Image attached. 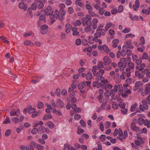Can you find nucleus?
I'll list each match as a JSON object with an SVG mask.
<instances>
[{
    "label": "nucleus",
    "mask_w": 150,
    "mask_h": 150,
    "mask_svg": "<svg viewBox=\"0 0 150 150\" xmlns=\"http://www.w3.org/2000/svg\"><path fill=\"white\" fill-rule=\"evenodd\" d=\"M101 82L98 83V81L96 82L97 84V87H100L102 86V88L105 90L107 92L109 91L112 88V86L110 84H107L108 83V81L107 80H105L104 78H102L100 79Z\"/></svg>",
    "instance_id": "f257e3e1"
},
{
    "label": "nucleus",
    "mask_w": 150,
    "mask_h": 150,
    "mask_svg": "<svg viewBox=\"0 0 150 150\" xmlns=\"http://www.w3.org/2000/svg\"><path fill=\"white\" fill-rule=\"evenodd\" d=\"M42 12V11L38 12L35 15L36 16L38 17L40 19H45V15H46L47 16H49V18H50V15L52 14V13H50L49 11H48L47 10L45 12V14H41Z\"/></svg>",
    "instance_id": "f03ea898"
},
{
    "label": "nucleus",
    "mask_w": 150,
    "mask_h": 150,
    "mask_svg": "<svg viewBox=\"0 0 150 150\" xmlns=\"http://www.w3.org/2000/svg\"><path fill=\"white\" fill-rule=\"evenodd\" d=\"M103 62L104 65L108 66L111 63L112 60L108 56H106L104 57Z\"/></svg>",
    "instance_id": "7ed1b4c3"
},
{
    "label": "nucleus",
    "mask_w": 150,
    "mask_h": 150,
    "mask_svg": "<svg viewBox=\"0 0 150 150\" xmlns=\"http://www.w3.org/2000/svg\"><path fill=\"white\" fill-rule=\"evenodd\" d=\"M98 48L101 50H103L107 54L108 53L109 49L106 45H99L98 46Z\"/></svg>",
    "instance_id": "20e7f679"
},
{
    "label": "nucleus",
    "mask_w": 150,
    "mask_h": 150,
    "mask_svg": "<svg viewBox=\"0 0 150 150\" xmlns=\"http://www.w3.org/2000/svg\"><path fill=\"white\" fill-rule=\"evenodd\" d=\"M100 31H98L97 30H96V32L94 34V37L96 39L100 38L101 35H105V32L104 29L101 30L102 33H100Z\"/></svg>",
    "instance_id": "39448f33"
},
{
    "label": "nucleus",
    "mask_w": 150,
    "mask_h": 150,
    "mask_svg": "<svg viewBox=\"0 0 150 150\" xmlns=\"http://www.w3.org/2000/svg\"><path fill=\"white\" fill-rule=\"evenodd\" d=\"M54 14H52L50 15V19H62L59 16V12L58 10H55L54 12Z\"/></svg>",
    "instance_id": "423d86ee"
},
{
    "label": "nucleus",
    "mask_w": 150,
    "mask_h": 150,
    "mask_svg": "<svg viewBox=\"0 0 150 150\" xmlns=\"http://www.w3.org/2000/svg\"><path fill=\"white\" fill-rule=\"evenodd\" d=\"M48 27L47 25H42L40 27V32L42 34H45L47 33L48 31Z\"/></svg>",
    "instance_id": "0eeeda50"
},
{
    "label": "nucleus",
    "mask_w": 150,
    "mask_h": 150,
    "mask_svg": "<svg viewBox=\"0 0 150 150\" xmlns=\"http://www.w3.org/2000/svg\"><path fill=\"white\" fill-rule=\"evenodd\" d=\"M130 127L132 130L137 131L138 132L141 131L139 127L137 126L135 123L134 122H132L131 123Z\"/></svg>",
    "instance_id": "6e6552de"
},
{
    "label": "nucleus",
    "mask_w": 150,
    "mask_h": 150,
    "mask_svg": "<svg viewBox=\"0 0 150 150\" xmlns=\"http://www.w3.org/2000/svg\"><path fill=\"white\" fill-rule=\"evenodd\" d=\"M84 82H82L79 83L78 85V88L80 90V92L82 93H84L85 92V90L84 89L85 88Z\"/></svg>",
    "instance_id": "1a4fd4ad"
},
{
    "label": "nucleus",
    "mask_w": 150,
    "mask_h": 150,
    "mask_svg": "<svg viewBox=\"0 0 150 150\" xmlns=\"http://www.w3.org/2000/svg\"><path fill=\"white\" fill-rule=\"evenodd\" d=\"M92 19H83L82 23L84 26H91L92 24Z\"/></svg>",
    "instance_id": "9d476101"
},
{
    "label": "nucleus",
    "mask_w": 150,
    "mask_h": 150,
    "mask_svg": "<svg viewBox=\"0 0 150 150\" xmlns=\"http://www.w3.org/2000/svg\"><path fill=\"white\" fill-rule=\"evenodd\" d=\"M126 88V87L124 86L122 87V90H123L124 89ZM119 93L120 95H121L123 98H126L128 96L127 93L124 92L123 90L122 91V90L120 88L119 90Z\"/></svg>",
    "instance_id": "9b49d317"
},
{
    "label": "nucleus",
    "mask_w": 150,
    "mask_h": 150,
    "mask_svg": "<svg viewBox=\"0 0 150 150\" xmlns=\"http://www.w3.org/2000/svg\"><path fill=\"white\" fill-rule=\"evenodd\" d=\"M104 70L102 69H100L99 70V71L96 73V75L98 76L99 77L101 78L103 76V74L104 73Z\"/></svg>",
    "instance_id": "f8f14e48"
},
{
    "label": "nucleus",
    "mask_w": 150,
    "mask_h": 150,
    "mask_svg": "<svg viewBox=\"0 0 150 150\" xmlns=\"http://www.w3.org/2000/svg\"><path fill=\"white\" fill-rule=\"evenodd\" d=\"M18 6L20 8L23 9L24 11L27 10L28 8V6L26 5H25L24 3L22 2L19 3Z\"/></svg>",
    "instance_id": "ddd939ff"
},
{
    "label": "nucleus",
    "mask_w": 150,
    "mask_h": 150,
    "mask_svg": "<svg viewBox=\"0 0 150 150\" xmlns=\"http://www.w3.org/2000/svg\"><path fill=\"white\" fill-rule=\"evenodd\" d=\"M72 31H73L72 35L74 36H79V33L77 31L78 29L76 27H74L72 28Z\"/></svg>",
    "instance_id": "4468645a"
},
{
    "label": "nucleus",
    "mask_w": 150,
    "mask_h": 150,
    "mask_svg": "<svg viewBox=\"0 0 150 150\" xmlns=\"http://www.w3.org/2000/svg\"><path fill=\"white\" fill-rule=\"evenodd\" d=\"M38 132L40 134H43L45 133L46 129L44 126H40L38 129Z\"/></svg>",
    "instance_id": "2eb2a0df"
},
{
    "label": "nucleus",
    "mask_w": 150,
    "mask_h": 150,
    "mask_svg": "<svg viewBox=\"0 0 150 150\" xmlns=\"http://www.w3.org/2000/svg\"><path fill=\"white\" fill-rule=\"evenodd\" d=\"M144 91L146 94H148L150 93V83L146 84Z\"/></svg>",
    "instance_id": "dca6fc26"
},
{
    "label": "nucleus",
    "mask_w": 150,
    "mask_h": 150,
    "mask_svg": "<svg viewBox=\"0 0 150 150\" xmlns=\"http://www.w3.org/2000/svg\"><path fill=\"white\" fill-rule=\"evenodd\" d=\"M52 117V116L50 113H47L45 114L43 118V120H45L49 119H50Z\"/></svg>",
    "instance_id": "f3484780"
},
{
    "label": "nucleus",
    "mask_w": 150,
    "mask_h": 150,
    "mask_svg": "<svg viewBox=\"0 0 150 150\" xmlns=\"http://www.w3.org/2000/svg\"><path fill=\"white\" fill-rule=\"evenodd\" d=\"M92 21L93 23V28L94 29H96L97 27V24L98 23L97 19H93Z\"/></svg>",
    "instance_id": "a211bd4d"
},
{
    "label": "nucleus",
    "mask_w": 150,
    "mask_h": 150,
    "mask_svg": "<svg viewBox=\"0 0 150 150\" xmlns=\"http://www.w3.org/2000/svg\"><path fill=\"white\" fill-rule=\"evenodd\" d=\"M57 107L62 108L64 106V103L60 99L58 100L57 102Z\"/></svg>",
    "instance_id": "6ab92c4d"
},
{
    "label": "nucleus",
    "mask_w": 150,
    "mask_h": 150,
    "mask_svg": "<svg viewBox=\"0 0 150 150\" xmlns=\"http://www.w3.org/2000/svg\"><path fill=\"white\" fill-rule=\"evenodd\" d=\"M96 38L93 36L91 35L88 38V40L89 43L91 44H93L94 41H95Z\"/></svg>",
    "instance_id": "aec40b11"
},
{
    "label": "nucleus",
    "mask_w": 150,
    "mask_h": 150,
    "mask_svg": "<svg viewBox=\"0 0 150 150\" xmlns=\"http://www.w3.org/2000/svg\"><path fill=\"white\" fill-rule=\"evenodd\" d=\"M119 42V40L117 39L113 40L112 41V46L115 48L117 47Z\"/></svg>",
    "instance_id": "412c9836"
},
{
    "label": "nucleus",
    "mask_w": 150,
    "mask_h": 150,
    "mask_svg": "<svg viewBox=\"0 0 150 150\" xmlns=\"http://www.w3.org/2000/svg\"><path fill=\"white\" fill-rule=\"evenodd\" d=\"M135 75L139 79L142 78L143 76V74L140 73L139 71H136L135 72Z\"/></svg>",
    "instance_id": "4be33fe9"
},
{
    "label": "nucleus",
    "mask_w": 150,
    "mask_h": 150,
    "mask_svg": "<svg viewBox=\"0 0 150 150\" xmlns=\"http://www.w3.org/2000/svg\"><path fill=\"white\" fill-rule=\"evenodd\" d=\"M126 47L123 46L122 50L121 51H120L121 53V55L123 57L125 56L126 55V50L127 49H126Z\"/></svg>",
    "instance_id": "5701e85b"
},
{
    "label": "nucleus",
    "mask_w": 150,
    "mask_h": 150,
    "mask_svg": "<svg viewBox=\"0 0 150 150\" xmlns=\"http://www.w3.org/2000/svg\"><path fill=\"white\" fill-rule=\"evenodd\" d=\"M93 77L92 74L90 72L87 73L86 75V78L88 81H90Z\"/></svg>",
    "instance_id": "b1692460"
},
{
    "label": "nucleus",
    "mask_w": 150,
    "mask_h": 150,
    "mask_svg": "<svg viewBox=\"0 0 150 150\" xmlns=\"http://www.w3.org/2000/svg\"><path fill=\"white\" fill-rule=\"evenodd\" d=\"M66 30L65 32L67 33H68L70 32V30L71 29V26L69 24H66L65 25Z\"/></svg>",
    "instance_id": "393cba45"
},
{
    "label": "nucleus",
    "mask_w": 150,
    "mask_h": 150,
    "mask_svg": "<svg viewBox=\"0 0 150 150\" xmlns=\"http://www.w3.org/2000/svg\"><path fill=\"white\" fill-rule=\"evenodd\" d=\"M81 1V0H76L75 2V4L81 7H84V4Z\"/></svg>",
    "instance_id": "a878e982"
},
{
    "label": "nucleus",
    "mask_w": 150,
    "mask_h": 150,
    "mask_svg": "<svg viewBox=\"0 0 150 150\" xmlns=\"http://www.w3.org/2000/svg\"><path fill=\"white\" fill-rule=\"evenodd\" d=\"M46 124L47 126L50 129H52L54 127V125L52 122L49 121Z\"/></svg>",
    "instance_id": "bb28decb"
},
{
    "label": "nucleus",
    "mask_w": 150,
    "mask_h": 150,
    "mask_svg": "<svg viewBox=\"0 0 150 150\" xmlns=\"http://www.w3.org/2000/svg\"><path fill=\"white\" fill-rule=\"evenodd\" d=\"M149 57L148 54L146 52H144L143 54V56L141 58V59H145L148 60L149 59Z\"/></svg>",
    "instance_id": "cd10ccee"
},
{
    "label": "nucleus",
    "mask_w": 150,
    "mask_h": 150,
    "mask_svg": "<svg viewBox=\"0 0 150 150\" xmlns=\"http://www.w3.org/2000/svg\"><path fill=\"white\" fill-rule=\"evenodd\" d=\"M99 102L100 103H103V95H99L97 97Z\"/></svg>",
    "instance_id": "c85d7f7f"
},
{
    "label": "nucleus",
    "mask_w": 150,
    "mask_h": 150,
    "mask_svg": "<svg viewBox=\"0 0 150 150\" xmlns=\"http://www.w3.org/2000/svg\"><path fill=\"white\" fill-rule=\"evenodd\" d=\"M17 112L15 111L14 109H12L10 112V114L11 116H14L16 115L17 116H18V115L16 114Z\"/></svg>",
    "instance_id": "c756f323"
},
{
    "label": "nucleus",
    "mask_w": 150,
    "mask_h": 150,
    "mask_svg": "<svg viewBox=\"0 0 150 150\" xmlns=\"http://www.w3.org/2000/svg\"><path fill=\"white\" fill-rule=\"evenodd\" d=\"M38 3L35 1L34 3L32 4L31 8L33 10H35L36 9L38 5Z\"/></svg>",
    "instance_id": "7c9ffc66"
},
{
    "label": "nucleus",
    "mask_w": 150,
    "mask_h": 150,
    "mask_svg": "<svg viewBox=\"0 0 150 150\" xmlns=\"http://www.w3.org/2000/svg\"><path fill=\"white\" fill-rule=\"evenodd\" d=\"M137 103H135L134 104L132 105L131 107L130 110L132 112H134L137 106Z\"/></svg>",
    "instance_id": "2f4dec72"
},
{
    "label": "nucleus",
    "mask_w": 150,
    "mask_h": 150,
    "mask_svg": "<svg viewBox=\"0 0 150 150\" xmlns=\"http://www.w3.org/2000/svg\"><path fill=\"white\" fill-rule=\"evenodd\" d=\"M142 102L143 106H144L145 108V110H147L149 107L148 105L147 104V102H146L145 100H142Z\"/></svg>",
    "instance_id": "473e14b6"
},
{
    "label": "nucleus",
    "mask_w": 150,
    "mask_h": 150,
    "mask_svg": "<svg viewBox=\"0 0 150 150\" xmlns=\"http://www.w3.org/2000/svg\"><path fill=\"white\" fill-rule=\"evenodd\" d=\"M35 148L38 150H42L44 149L43 146L38 144H36Z\"/></svg>",
    "instance_id": "72a5a7b5"
},
{
    "label": "nucleus",
    "mask_w": 150,
    "mask_h": 150,
    "mask_svg": "<svg viewBox=\"0 0 150 150\" xmlns=\"http://www.w3.org/2000/svg\"><path fill=\"white\" fill-rule=\"evenodd\" d=\"M23 44L25 45H29L31 46H33L34 45L33 43L29 41H25L24 42Z\"/></svg>",
    "instance_id": "f704fd0d"
},
{
    "label": "nucleus",
    "mask_w": 150,
    "mask_h": 150,
    "mask_svg": "<svg viewBox=\"0 0 150 150\" xmlns=\"http://www.w3.org/2000/svg\"><path fill=\"white\" fill-rule=\"evenodd\" d=\"M81 126H79L78 128V130L77 131V133L78 134H81L84 132V130L83 129H80Z\"/></svg>",
    "instance_id": "c9c22d12"
},
{
    "label": "nucleus",
    "mask_w": 150,
    "mask_h": 150,
    "mask_svg": "<svg viewBox=\"0 0 150 150\" xmlns=\"http://www.w3.org/2000/svg\"><path fill=\"white\" fill-rule=\"evenodd\" d=\"M127 67L133 69L134 68V63L131 62H129L127 65Z\"/></svg>",
    "instance_id": "e433bc0d"
},
{
    "label": "nucleus",
    "mask_w": 150,
    "mask_h": 150,
    "mask_svg": "<svg viewBox=\"0 0 150 150\" xmlns=\"http://www.w3.org/2000/svg\"><path fill=\"white\" fill-rule=\"evenodd\" d=\"M84 82V85L85 87H90V85L91 83V82L90 81H83Z\"/></svg>",
    "instance_id": "4c0bfd02"
},
{
    "label": "nucleus",
    "mask_w": 150,
    "mask_h": 150,
    "mask_svg": "<svg viewBox=\"0 0 150 150\" xmlns=\"http://www.w3.org/2000/svg\"><path fill=\"white\" fill-rule=\"evenodd\" d=\"M145 121L144 119L142 117H140L138 119V122L140 125L143 124L144 123Z\"/></svg>",
    "instance_id": "58836bf2"
},
{
    "label": "nucleus",
    "mask_w": 150,
    "mask_h": 150,
    "mask_svg": "<svg viewBox=\"0 0 150 150\" xmlns=\"http://www.w3.org/2000/svg\"><path fill=\"white\" fill-rule=\"evenodd\" d=\"M98 69L99 68L96 66H95L93 67L92 71L93 72V74L95 76H96V70Z\"/></svg>",
    "instance_id": "ea45409f"
},
{
    "label": "nucleus",
    "mask_w": 150,
    "mask_h": 150,
    "mask_svg": "<svg viewBox=\"0 0 150 150\" xmlns=\"http://www.w3.org/2000/svg\"><path fill=\"white\" fill-rule=\"evenodd\" d=\"M59 12L61 15L60 16H61L62 18H64V17H63V16H64L65 14V11H64V9H60L59 10Z\"/></svg>",
    "instance_id": "a19ab883"
},
{
    "label": "nucleus",
    "mask_w": 150,
    "mask_h": 150,
    "mask_svg": "<svg viewBox=\"0 0 150 150\" xmlns=\"http://www.w3.org/2000/svg\"><path fill=\"white\" fill-rule=\"evenodd\" d=\"M102 78H103V77H101V78L100 77V78H99V77H97L96 78V79L97 81L93 82V84L94 83L95 84L94 85L93 84V86H96V84H97V85L98 84L96 82V81H98V83H100L101 82V80H100V79H101Z\"/></svg>",
    "instance_id": "79ce46f5"
},
{
    "label": "nucleus",
    "mask_w": 150,
    "mask_h": 150,
    "mask_svg": "<svg viewBox=\"0 0 150 150\" xmlns=\"http://www.w3.org/2000/svg\"><path fill=\"white\" fill-rule=\"evenodd\" d=\"M11 121L15 123L16 124L19 122V119L17 117H14L12 118L11 120Z\"/></svg>",
    "instance_id": "37998d69"
},
{
    "label": "nucleus",
    "mask_w": 150,
    "mask_h": 150,
    "mask_svg": "<svg viewBox=\"0 0 150 150\" xmlns=\"http://www.w3.org/2000/svg\"><path fill=\"white\" fill-rule=\"evenodd\" d=\"M100 4H92L93 6L96 9L98 10L100 9Z\"/></svg>",
    "instance_id": "c03bdc74"
},
{
    "label": "nucleus",
    "mask_w": 150,
    "mask_h": 150,
    "mask_svg": "<svg viewBox=\"0 0 150 150\" xmlns=\"http://www.w3.org/2000/svg\"><path fill=\"white\" fill-rule=\"evenodd\" d=\"M125 104L122 102H120V103L119 104V106L121 109H124L125 108Z\"/></svg>",
    "instance_id": "a18cd8bd"
},
{
    "label": "nucleus",
    "mask_w": 150,
    "mask_h": 150,
    "mask_svg": "<svg viewBox=\"0 0 150 150\" xmlns=\"http://www.w3.org/2000/svg\"><path fill=\"white\" fill-rule=\"evenodd\" d=\"M140 40L141 42L140 43V45H142L144 44L145 43V40L144 38L142 36L140 38Z\"/></svg>",
    "instance_id": "49530a36"
},
{
    "label": "nucleus",
    "mask_w": 150,
    "mask_h": 150,
    "mask_svg": "<svg viewBox=\"0 0 150 150\" xmlns=\"http://www.w3.org/2000/svg\"><path fill=\"white\" fill-rule=\"evenodd\" d=\"M10 122V120L8 117L6 116L5 120L4 122L3 123L4 124H7Z\"/></svg>",
    "instance_id": "de8ad7c7"
},
{
    "label": "nucleus",
    "mask_w": 150,
    "mask_h": 150,
    "mask_svg": "<svg viewBox=\"0 0 150 150\" xmlns=\"http://www.w3.org/2000/svg\"><path fill=\"white\" fill-rule=\"evenodd\" d=\"M143 83L141 81H137L135 83V85L137 87H139L143 85Z\"/></svg>",
    "instance_id": "09e8293b"
},
{
    "label": "nucleus",
    "mask_w": 150,
    "mask_h": 150,
    "mask_svg": "<svg viewBox=\"0 0 150 150\" xmlns=\"http://www.w3.org/2000/svg\"><path fill=\"white\" fill-rule=\"evenodd\" d=\"M91 26H87V27H86L85 28L84 31L86 32H88L91 30Z\"/></svg>",
    "instance_id": "8fccbe9b"
},
{
    "label": "nucleus",
    "mask_w": 150,
    "mask_h": 150,
    "mask_svg": "<svg viewBox=\"0 0 150 150\" xmlns=\"http://www.w3.org/2000/svg\"><path fill=\"white\" fill-rule=\"evenodd\" d=\"M128 136V134L126 130H125L124 132V134H123V136H122V138L124 139H126V137H127Z\"/></svg>",
    "instance_id": "3c124183"
},
{
    "label": "nucleus",
    "mask_w": 150,
    "mask_h": 150,
    "mask_svg": "<svg viewBox=\"0 0 150 150\" xmlns=\"http://www.w3.org/2000/svg\"><path fill=\"white\" fill-rule=\"evenodd\" d=\"M120 62H121L122 64H126L127 63L126 62V59L125 58H121L120 60Z\"/></svg>",
    "instance_id": "603ef678"
},
{
    "label": "nucleus",
    "mask_w": 150,
    "mask_h": 150,
    "mask_svg": "<svg viewBox=\"0 0 150 150\" xmlns=\"http://www.w3.org/2000/svg\"><path fill=\"white\" fill-rule=\"evenodd\" d=\"M47 11H49L50 13H53V11L52 9V7L51 6H47Z\"/></svg>",
    "instance_id": "864d4df0"
},
{
    "label": "nucleus",
    "mask_w": 150,
    "mask_h": 150,
    "mask_svg": "<svg viewBox=\"0 0 150 150\" xmlns=\"http://www.w3.org/2000/svg\"><path fill=\"white\" fill-rule=\"evenodd\" d=\"M123 46H125L126 47V49H132L134 48V46L133 45H131V44L127 45H124Z\"/></svg>",
    "instance_id": "5fc2aeb1"
},
{
    "label": "nucleus",
    "mask_w": 150,
    "mask_h": 150,
    "mask_svg": "<svg viewBox=\"0 0 150 150\" xmlns=\"http://www.w3.org/2000/svg\"><path fill=\"white\" fill-rule=\"evenodd\" d=\"M103 62H102L100 61L99 62L97 66L99 68H103L104 67V66L103 64Z\"/></svg>",
    "instance_id": "6e6d98bb"
},
{
    "label": "nucleus",
    "mask_w": 150,
    "mask_h": 150,
    "mask_svg": "<svg viewBox=\"0 0 150 150\" xmlns=\"http://www.w3.org/2000/svg\"><path fill=\"white\" fill-rule=\"evenodd\" d=\"M74 119L76 120H79L81 118V116L79 114H76L74 116Z\"/></svg>",
    "instance_id": "4d7b16f0"
},
{
    "label": "nucleus",
    "mask_w": 150,
    "mask_h": 150,
    "mask_svg": "<svg viewBox=\"0 0 150 150\" xmlns=\"http://www.w3.org/2000/svg\"><path fill=\"white\" fill-rule=\"evenodd\" d=\"M143 100H145L146 102L148 103L150 105V94L148 96L146 99H143Z\"/></svg>",
    "instance_id": "13d9d810"
},
{
    "label": "nucleus",
    "mask_w": 150,
    "mask_h": 150,
    "mask_svg": "<svg viewBox=\"0 0 150 150\" xmlns=\"http://www.w3.org/2000/svg\"><path fill=\"white\" fill-rule=\"evenodd\" d=\"M81 23L80 21L79 20H77L76 21L75 23H74V25L75 26H79L81 25Z\"/></svg>",
    "instance_id": "bf43d9fd"
},
{
    "label": "nucleus",
    "mask_w": 150,
    "mask_h": 150,
    "mask_svg": "<svg viewBox=\"0 0 150 150\" xmlns=\"http://www.w3.org/2000/svg\"><path fill=\"white\" fill-rule=\"evenodd\" d=\"M39 112L35 111H34L32 114V116L33 117H35L39 115Z\"/></svg>",
    "instance_id": "052dcab7"
},
{
    "label": "nucleus",
    "mask_w": 150,
    "mask_h": 150,
    "mask_svg": "<svg viewBox=\"0 0 150 150\" xmlns=\"http://www.w3.org/2000/svg\"><path fill=\"white\" fill-rule=\"evenodd\" d=\"M75 96V94L74 93H72L70 94L68 97V100H69V99L71 98L72 99Z\"/></svg>",
    "instance_id": "680f3d73"
},
{
    "label": "nucleus",
    "mask_w": 150,
    "mask_h": 150,
    "mask_svg": "<svg viewBox=\"0 0 150 150\" xmlns=\"http://www.w3.org/2000/svg\"><path fill=\"white\" fill-rule=\"evenodd\" d=\"M144 124L145 125H147L148 128L150 127V121H149L147 120H146L145 121Z\"/></svg>",
    "instance_id": "e2e57ef3"
},
{
    "label": "nucleus",
    "mask_w": 150,
    "mask_h": 150,
    "mask_svg": "<svg viewBox=\"0 0 150 150\" xmlns=\"http://www.w3.org/2000/svg\"><path fill=\"white\" fill-rule=\"evenodd\" d=\"M11 132V129H9L6 130L5 133V135L6 137L8 136L10 134Z\"/></svg>",
    "instance_id": "0e129e2a"
},
{
    "label": "nucleus",
    "mask_w": 150,
    "mask_h": 150,
    "mask_svg": "<svg viewBox=\"0 0 150 150\" xmlns=\"http://www.w3.org/2000/svg\"><path fill=\"white\" fill-rule=\"evenodd\" d=\"M112 25V24L111 23H109L105 27V29L106 31H107L109 29L110 26Z\"/></svg>",
    "instance_id": "69168bd1"
},
{
    "label": "nucleus",
    "mask_w": 150,
    "mask_h": 150,
    "mask_svg": "<svg viewBox=\"0 0 150 150\" xmlns=\"http://www.w3.org/2000/svg\"><path fill=\"white\" fill-rule=\"evenodd\" d=\"M127 109H125V108H124V109H121V113L122 114H125L127 112Z\"/></svg>",
    "instance_id": "338daca9"
},
{
    "label": "nucleus",
    "mask_w": 150,
    "mask_h": 150,
    "mask_svg": "<svg viewBox=\"0 0 150 150\" xmlns=\"http://www.w3.org/2000/svg\"><path fill=\"white\" fill-rule=\"evenodd\" d=\"M118 10L115 8H113L111 11V13L112 14H116L117 13Z\"/></svg>",
    "instance_id": "774afa93"
}]
</instances>
